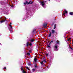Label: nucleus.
<instances>
[{
    "label": "nucleus",
    "instance_id": "1",
    "mask_svg": "<svg viewBox=\"0 0 73 73\" xmlns=\"http://www.w3.org/2000/svg\"><path fill=\"white\" fill-rule=\"evenodd\" d=\"M47 25H48V23H44L43 26V27H44V28H46L47 27Z\"/></svg>",
    "mask_w": 73,
    "mask_h": 73
},
{
    "label": "nucleus",
    "instance_id": "2",
    "mask_svg": "<svg viewBox=\"0 0 73 73\" xmlns=\"http://www.w3.org/2000/svg\"><path fill=\"white\" fill-rule=\"evenodd\" d=\"M44 3H45V2L44 1H42L41 2V3L42 6H44L45 5V4Z\"/></svg>",
    "mask_w": 73,
    "mask_h": 73
},
{
    "label": "nucleus",
    "instance_id": "3",
    "mask_svg": "<svg viewBox=\"0 0 73 73\" xmlns=\"http://www.w3.org/2000/svg\"><path fill=\"white\" fill-rule=\"evenodd\" d=\"M51 31H52V34H54V33H55L56 32V31H55L53 29Z\"/></svg>",
    "mask_w": 73,
    "mask_h": 73
},
{
    "label": "nucleus",
    "instance_id": "4",
    "mask_svg": "<svg viewBox=\"0 0 73 73\" xmlns=\"http://www.w3.org/2000/svg\"><path fill=\"white\" fill-rule=\"evenodd\" d=\"M33 3V1H30L27 4V5H28V4H32V3Z\"/></svg>",
    "mask_w": 73,
    "mask_h": 73
},
{
    "label": "nucleus",
    "instance_id": "5",
    "mask_svg": "<svg viewBox=\"0 0 73 73\" xmlns=\"http://www.w3.org/2000/svg\"><path fill=\"white\" fill-rule=\"evenodd\" d=\"M34 41H35V40L33 39L32 38L30 40V41H31V42H34Z\"/></svg>",
    "mask_w": 73,
    "mask_h": 73
},
{
    "label": "nucleus",
    "instance_id": "6",
    "mask_svg": "<svg viewBox=\"0 0 73 73\" xmlns=\"http://www.w3.org/2000/svg\"><path fill=\"white\" fill-rule=\"evenodd\" d=\"M28 4V1H27L26 3H24V4L25 5H26V4Z\"/></svg>",
    "mask_w": 73,
    "mask_h": 73
},
{
    "label": "nucleus",
    "instance_id": "7",
    "mask_svg": "<svg viewBox=\"0 0 73 73\" xmlns=\"http://www.w3.org/2000/svg\"><path fill=\"white\" fill-rule=\"evenodd\" d=\"M55 42L57 44H59L60 43V42L58 41V40L56 41Z\"/></svg>",
    "mask_w": 73,
    "mask_h": 73
},
{
    "label": "nucleus",
    "instance_id": "8",
    "mask_svg": "<svg viewBox=\"0 0 73 73\" xmlns=\"http://www.w3.org/2000/svg\"><path fill=\"white\" fill-rule=\"evenodd\" d=\"M26 44H27V47H28V46H29V42H27Z\"/></svg>",
    "mask_w": 73,
    "mask_h": 73
},
{
    "label": "nucleus",
    "instance_id": "9",
    "mask_svg": "<svg viewBox=\"0 0 73 73\" xmlns=\"http://www.w3.org/2000/svg\"><path fill=\"white\" fill-rule=\"evenodd\" d=\"M51 35H52V33L50 32V34H49V35L48 36V37H51Z\"/></svg>",
    "mask_w": 73,
    "mask_h": 73
},
{
    "label": "nucleus",
    "instance_id": "10",
    "mask_svg": "<svg viewBox=\"0 0 73 73\" xmlns=\"http://www.w3.org/2000/svg\"><path fill=\"white\" fill-rule=\"evenodd\" d=\"M34 61H35V62H36V61H37V59H36V58H35L34 59Z\"/></svg>",
    "mask_w": 73,
    "mask_h": 73
},
{
    "label": "nucleus",
    "instance_id": "11",
    "mask_svg": "<svg viewBox=\"0 0 73 73\" xmlns=\"http://www.w3.org/2000/svg\"><path fill=\"white\" fill-rule=\"evenodd\" d=\"M69 15H71V16L73 15V12H70L69 13Z\"/></svg>",
    "mask_w": 73,
    "mask_h": 73
},
{
    "label": "nucleus",
    "instance_id": "12",
    "mask_svg": "<svg viewBox=\"0 0 73 73\" xmlns=\"http://www.w3.org/2000/svg\"><path fill=\"white\" fill-rule=\"evenodd\" d=\"M4 22H5V21L4 20H2L1 21H0V23L1 24V23H4Z\"/></svg>",
    "mask_w": 73,
    "mask_h": 73
},
{
    "label": "nucleus",
    "instance_id": "13",
    "mask_svg": "<svg viewBox=\"0 0 73 73\" xmlns=\"http://www.w3.org/2000/svg\"><path fill=\"white\" fill-rule=\"evenodd\" d=\"M49 56V53H46V56L47 57V56Z\"/></svg>",
    "mask_w": 73,
    "mask_h": 73
},
{
    "label": "nucleus",
    "instance_id": "14",
    "mask_svg": "<svg viewBox=\"0 0 73 73\" xmlns=\"http://www.w3.org/2000/svg\"><path fill=\"white\" fill-rule=\"evenodd\" d=\"M11 23L9 25V27H11V28L12 29V25H11Z\"/></svg>",
    "mask_w": 73,
    "mask_h": 73
},
{
    "label": "nucleus",
    "instance_id": "15",
    "mask_svg": "<svg viewBox=\"0 0 73 73\" xmlns=\"http://www.w3.org/2000/svg\"><path fill=\"white\" fill-rule=\"evenodd\" d=\"M29 45L30 46H31L32 45V44L31 43H30V44H29Z\"/></svg>",
    "mask_w": 73,
    "mask_h": 73
},
{
    "label": "nucleus",
    "instance_id": "16",
    "mask_svg": "<svg viewBox=\"0 0 73 73\" xmlns=\"http://www.w3.org/2000/svg\"><path fill=\"white\" fill-rule=\"evenodd\" d=\"M26 68L28 70H30V69L28 67H26Z\"/></svg>",
    "mask_w": 73,
    "mask_h": 73
},
{
    "label": "nucleus",
    "instance_id": "17",
    "mask_svg": "<svg viewBox=\"0 0 73 73\" xmlns=\"http://www.w3.org/2000/svg\"><path fill=\"white\" fill-rule=\"evenodd\" d=\"M55 48L56 49H57V46L55 45Z\"/></svg>",
    "mask_w": 73,
    "mask_h": 73
},
{
    "label": "nucleus",
    "instance_id": "18",
    "mask_svg": "<svg viewBox=\"0 0 73 73\" xmlns=\"http://www.w3.org/2000/svg\"><path fill=\"white\" fill-rule=\"evenodd\" d=\"M56 24H55L54 25V28L53 29H54L56 28Z\"/></svg>",
    "mask_w": 73,
    "mask_h": 73
},
{
    "label": "nucleus",
    "instance_id": "19",
    "mask_svg": "<svg viewBox=\"0 0 73 73\" xmlns=\"http://www.w3.org/2000/svg\"><path fill=\"white\" fill-rule=\"evenodd\" d=\"M71 39H72L71 38H68V39L67 40L68 41H70V40H71Z\"/></svg>",
    "mask_w": 73,
    "mask_h": 73
},
{
    "label": "nucleus",
    "instance_id": "20",
    "mask_svg": "<svg viewBox=\"0 0 73 73\" xmlns=\"http://www.w3.org/2000/svg\"><path fill=\"white\" fill-rule=\"evenodd\" d=\"M35 31H36V29H35L33 31V33H34Z\"/></svg>",
    "mask_w": 73,
    "mask_h": 73
},
{
    "label": "nucleus",
    "instance_id": "21",
    "mask_svg": "<svg viewBox=\"0 0 73 73\" xmlns=\"http://www.w3.org/2000/svg\"><path fill=\"white\" fill-rule=\"evenodd\" d=\"M35 68H37V64H35Z\"/></svg>",
    "mask_w": 73,
    "mask_h": 73
},
{
    "label": "nucleus",
    "instance_id": "22",
    "mask_svg": "<svg viewBox=\"0 0 73 73\" xmlns=\"http://www.w3.org/2000/svg\"><path fill=\"white\" fill-rule=\"evenodd\" d=\"M47 46L48 47V48H51L50 46V45H48Z\"/></svg>",
    "mask_w": 73,
    "mask_h": 73
},
{
    "label": "nucleus",
    "instance_id": "23",
    "mask_svg": "<svg viewBox=\"0 0 73 73\" xmlns=\"http://www.w3.org/2000/svg\"><path fill=\"white\" fill-rule=\"evenodd\" d=\"M50 42L51 44V43H53V40H52Z\"/></svg>",
    "mask_w": 73,
    "mask_h": 73
},
{
    "label": "nucleus",
    "instance_id": "24",
    "mask_svg": "<svg viewBox=\"0 0 73 73\" xmlns=\"http://www.w3.org/2000/svg\"><path fill=\"white\" fill-rule=\"evenodd\" d=\"M28 65L29 66H31V64L29 63H28Z\"/></svg>",
    "mask_w": 73,
    "mask_h": 73
},
{
    "label": "nucleus",
    "instance_id": "25",
    "mask_svg": "<svg viewBox=\"0 0 73 73\" xmlns=\"http://www.w3.org/2000/svg\"><path fill=\"white\" fill-rule=\"evenodd\" d=\"M43 61H42V62H40V64H43Z\"/></svg>",
    "mask_w": 73,
    "mask_h": 73
},
{
    "label": "nucleus",
    "instance_id": "26",
    "mask_svg": "<svg viewBox=\"0 0 73 73\" xmlns=\"http://www.w3.org/2000/svg\"><path fill=\"white\" fill-rule=\"evenodd\" d=\"M43 62H46V60H44Z\"/></svg>",
    "mask_w": 73,
    "mask_h": 73
},
{
    "label": "nucleus",
    "instance_id": "27",
    "mask_svg": "<svg viewBox=\"0 0 73 73\" xmlns=\"http://www.w3.org/2000/svg\"><path fill=\"white\" fill-rule=\"evenodd\" d=\"M70 48L72 49V50H73V48H72V47H70Z\"/></svg>",
    "mask_w": 73,
    "mask_h": 73
},
{
    "label": "nucleus",
    "instance_id": "28",
    "mask_svg": "<svg viewBox=\"0 0 73 73\" xmlns=\"http://www.w3.org/2000/svg\"><path fill=\"white\" fill-rule=\"evenodd\" d=\"M4 21H5V22L6 21H7V19H6V18H5V20H4Z\"/></svg>",
    "mask_w": 73,
    "mask_h": 73
},
{
    "label": "nucleus",
    "instance_id": "29",
    "mask_svg": "<svg viewBox=\"0 0 73 73\" xmlns=\"http://www.w3.org/2000/svg\"><path fill=\"white\" fill-rule=\"evenodd\" d=\"M33 71H35V70H36V69H33Z\"/></svg>",
    "mask_w": 73,
    "mask_h": 73
},
{
    "label": "nucleus",
    "instance_id": "30",
    "mask_svg": "<svg viewBox=\"0 0 73 73\" xmlns=\"http://www.w3.org/2000/svg\"><path fill=\"white\" fill-rule=\"evenodd\" d=\"M21 70H23V68H21Z\"/></svg>",
    "mask_w": 73,
    "mask_h": 73
},
{
    "label": "nucleus",
    "instance_id": "31",
    "mask_svg": "<svg viewBox=\"0 0 73 73\" xmlns=\"http://www.w3.org/2000/svg\"><path fill=\"white\" fill-rule=\"evenodd\" d=\"M3 69H6V67H5L4 68H3Z\"/></svg>",
    "mask_w": 73,
    "mask_h": 73
},
{
    "label": "nucleus",
    "instance_id": "32",
    "mask_svg": "<svg viewBox=\"0 0 73 73\" xmlns=\"http://www.w3.org/2000/svg\"><path fill=\"white\" fill-rule=\"evenodd\" d=\"M63 15H64V16H65V13H63Z\"/></svg>",
    "mask_w": 73,
    "mask_h": 73
},
{
    "label": "nucleus",
    "instance_id": "33",
    "mask_svg": "<svg viewBox=\"0 0 73 73\" xmlns=\"http://www.w3.org/2000/svg\"><path fill=\"white\" fill-rule=\"evenodd\" d=\"M65 13H68V11H65Z\"/></svg>",
    "mask_w": 73,
    "mask_h": 73
},
{
    "label": "nucleus",
    "instance_id": "34",
    "mask_svg": "<svg viewBox=\"0 0 73 73\" xmlns=\"http://www.w3.org/2000/svg\"><path fill=\"white\" fill-rule=\"evenodd\" d=\"M27 54L28 55H29V54H30L29 53H27Z\"/></svg>",
    "mask_w": 73,
    "mask_h": 73
},
{
    "label": "nucleus",
    "instance_id": "35",
    "mask_svg": "<svg viewBox=\"0 0 73 73\" xmlns=\"http://www.w3.org/2000/svg\"><path fill=\"white\" fill-rule=\"evenodd\" d=\"M10 32L11 33H12V31H11V30Z\"/></svg>",
    "mask_w": 73,
    "mask_h": 73
},
{
    "label": "nucleus",
    "instance_id": "36",
    "mask_svg": "<svg viewBox=\"0 0 73 73\" xmlns=\"http://www.w3.org/2000/svg\"><path fill=\"white\" fill-rule=\"evenodd\" d=\"M66 10H64V12H66Z\"/></svg>",
    "mask_w": 73,
    "mask_h": 73
},
{
    "label": "nucleus",
    "instance_id": "37",
    "mask_svg": "<svg viewBox=\"0 0 73 73\" xmlns=\"http://www.w3.org/2000/svg\"><path fill=\"white\" fill-rule=\"evenodd\" d=\"M29 52H31V50H29Z\"/></svg>",
    "mask_w": 73,
    "mask_h": 73
},
{
    "label": "nucleus",
    "instance_id": "38",
    "mask_svg": "<svg viewBox=\"0 0 73 73\" xmlns=\"http://www.w3.org/2000/svg\"><path fill=\"white\" fill-rule=\"evenodd\" d=\"M51 43H50V42L49 43V45H50V44H51Z\"/></svg>",
    "mask_w": 73,
    "mask_h": 73
},
{
    "label": "nucleus",
    "instance_id": "39",
    "mask_svg": "<svg viewBox=\"0 0 73 73\" xmlns=\"http://www.w3.org/2000/svg\"><path fill=\"white\" fill-rule=\"evenodd\" d=\"M11 7H13V6H11Z\"/></svg>",
    "mask_w": 73,
    "mask_h": 73
},
{
    "label": "nucleus",
    "instance_id": "40",
    "mask_svg": "<svg viewBox=\"0 0 73 73\" xmlns=\"http://www.w3.org/2000/svg\"><path fill=\"white\" fill-rule=\"evenodd\" d=\"M51 26H53V25H51Z\"/></svg>",
    "mask_w": 73,
    "mask_h": 73
},
{
    "label": "nucleus",
    "instance_id": "41",
    "mask_svg": "<svg viewBox=\"0 0 73 73\" xmlns=\"http://www.w3.org/2000/svg\"><path fill=\"white\" fill-rule=\"evenodd\" d=\"M24 67L23 66H22V68H23Z\"/></svg>",
    "mask_w": 73,
    "mask_h": 73
},
{
    "label": "nucleus",
    "instance_id": "42",
    "mask_svg": "<svg viewBox=\"0 0 73 73\" xmlns=\"http://www.w3.org/2000/svg\"><path fill=\"white\" fill-rule=\"evenodd\" d=\"M45 3H46V2L45 1Z\"/></svg>",
    "mask_w": 73,
    "mask_h": 73
},
{
    "label": "nucleus",
    "instance_id": "43",
    "mask_svg": "<svg viewBox=\"0 0 73 73\" xmlns=\"http://www.w3.org/2000/svg\"><path fill=\"white\" fill-rule=\"evenodd\" d=\"M48 42H49V41H48Z\"/></svg>",
    "mask_w": 73,
    "mask_h": 73
},
{
    "label": "nucleus",
    "instance_id": "44",
    "mask_svg": "<svg viewBox=\"0 0 73 73\" xmlns=\"http://www.w3.org/2000/svg\"><path fill=\"white\" fill-rule=\"evenodd\" d=\"M50 1V0H49V1Z\"/></svg>",
    "mask_w": 73,
    "mask_h": 73
}]
</instances>
